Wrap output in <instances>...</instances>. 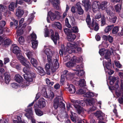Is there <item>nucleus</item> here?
<instances>
[{
	"mask_svg": "<svg viewBox=\"0 0 123 123\" xmlns=\"http://www.w3.org/2000/svg\"><path fill=\"white\" fill-rule=\"evenodd\" d=\"M113 26H114L113 25H110L106 27L105 29V32L107 33L110 31L113 27Z\"/></svg>",
	"mask_w": 123,
	"mask_h": 123,
	"instance_id": "nucleus-42",
	"label": "nucleus"
},
{
	"mask_svg": "<svg viewBox=\"0 0 123 123\" xmlns=\"http://www.w3.org/2000/svg\"><path fill=\"white\" fill-rule=\"evenodd\" d=\"M67 85L68 86L67 88L69 92L72 94L76 92V89L74 86L72 84H68Z\"/></svg>",
	"mask_w": 123,
	"mask_h": 123,
	"instance_id": "nucleus-21",
	"label": "nucleus"
},
{
	"mask_svg": "<svg viewBox=\"0 0 123 123\" xmlns=\"http://www.w3.org/2000/svg\"><path fill=\"white\" fill-rule=\"evenodd\" d=\"M100 3L98 1L93 2L92 5V8L93 11L95 12L96 11H98L99 10L98 7L100 6Z\"/></svg>",
	"mask_w": 123,
	"mask_h": 123,
	"instance_id": "nucleus-19",
	"label": "nucleus"
},
{
	"mask_svg": "<svg viewBox=\"0 0 123 123\" xmlns=\"http://www.w3.org/2000/svg\"><path fill=\"white\" fill-rule=\"evenodd\" d=\"M17 119L18 121L16 120H14L13 122L14 123H25L24 121H22L21 120V117L19 116L17 117Z\"/></svg>",
	"mask_w": 123,
	"mask_h": 123,
	"instance_id": "nucleus-43",
	"label": "nucleus"
},
{
	"mask_svg": "<svg viewBox=\"0 0 123 123\" xmlns=\"http://www.w3.org/2000/svg\"><path fill=\"white\" fill-rule=\"evenodd\" d=\"M91 26L92 27H93L94 26H95L94 27V30L96 31H97L99 29V26H98V24L96 23L95 22H92V24Z\"/></svg>",
	"mask_w": 123,
	"mask_h": 123,
	"instance_id": "nucleus-40",
	"label": "nucleus"
},
{
	"mask_svg": "<svg viewBox=\"0 0 123 123\" xmlns=\"http://www.w3.org/2000/svg\"><path fill=\"white\" fill-rule=\"evenodd\" d=\"M83 96L84 97L90 98L93 97L94 96V94L93 92H88L84 94Z\"/></svg>",
	"mask_w": 123,
	"mask_h": 123,
	"instance_id": "nucleus-33",
	"label": "nucleus"
},
{
	"mask_svg": "<svg viewBox=\"0 0 123 123\" xmlns=\"http://www.w3.org/2000/svg\"><path fill=\"white\" fill-rule=\"evenodd\" d=\"M17 58L20 60V62L24 66H29L30 64V62L22 55L20 52L17 54Z\"/></svg>",
	"mask_w": 123,
	"mask_h": 123,
	"instance_id": "nucleus-14",
	"label": "nucleus"
},
{
	"mask_svg": "<svg viewBox=\"0 0 123 123\" xmlns=\"http://www.w3.org/2000/svg\"><path fill=\"white\" fill-rule=\"evenodd\" d=\"M47 60L48 63L45 64V67L46 71L50 72L51 70L52 72H54L59 67V64L57 59L48 58Z\"/></svg>",
	"mask_w": 123,
	"mask_h": 123,
	"instance_id": "nucleus-3",
	"label": "nucleus"
},
{
	"mask_svg": "<svg viewBox=\"0 0 123 123\" xmlns=\"http://www.w3.org/2000/svg\"><path fill=\"white\" fill-rule=\"evenodd\" d=\"M20 85H18L17 84L15 83H13L11 85V86L12 87L15 88H17L18 87H20Z\"/></svg>",
	"mask_w": 123,
	"mask_h": 123,
	"instance_id": "nucleus-57",
	"label": "nucleus"
},
{
	"mask_svg": "<svg viewBox=\"0 0 123 123\" xmlns=\"http://www.w3.org/2000/svg\"><path fill=\"white\" fill-rule=\"evenodd\" d=\"M32 108H29L27 111L28 112L25 114V115L27 118L31 119L32 123H35V120L33 115Z\"/></svg>",
	"mask_w": 123,
	"mask_h": 123,
	"instance_id": "nucleus-15",
	"label": "nucleus"
},
{
	"mask_svg": "<svg viewBox=\"0 0 123 123\" xmlns=\"http://www.w3.org/2000/svg\"><path fill=\"white\" fill-rule=\"evenodd\" d=\"M51 1L53 7L57 9H60V4L59 0H49Z\"/></svg>",
	"mask_w": 123,
	"mask_h": 123,
	"instance_id": "nucleus-18",
	"label": "nucleus"
},
{
	"mask_svg": "<svg viewBox=\"0 0 123 123\" xmlns=\"http://www.w3.org/2000/svg\"><path fill=\"white\" fill-rule=\"evenodd\" d=\"M65 22L66 26L70 28L71 26L69 24L68 19L66 18L65 20Z\"/></svg>",
	"mask_w": 123,
	"mask_h": 123,
	"instance_id": "nucleus-61",
	"label": "nucleus"
},
{
	"mask_svg": "<svg viewBox=\"0 0 123 123\" xmlns=\"http://www.w3.org/2000/svg\"><path fill=\"white\" fill-rule=\"evenodd\" d=\"M76 73L77 74H78V75L79 76H83L84 74V72L83 70L80 69L77 70L76 71Z\"/></svg>",
	"mask_w": 123,
	"mask_h": 123,
	"instance_id": "nucleus-36",
	"label": "nucleus"
},
{
	"mask_svg": "<svg viewBox=\"0 0 123 123\" xmlns=\"http://www.w3.org/2000/svg\"><path fill=\"white\" fill-rule=\"evenodd\" d=\"M71 112L72 116L71 117V119L75 123L76 122V117L74 116L73 114H75L72 111H71Z\"/></svg>",
	"mask_w": 123,
	"mask_h": 123,
	"instance_id": "nucleus-51",
	"label": "nucleus"
},
{
	"mask_svg": "<svg viewBox=\"0 0 123 123\" xmlns=\"http://www.w3.org/2000/svg\"><path fill=\"white\" fill-rule=\"evenodd\" d=\"M113 16V17L110 19V21L112 23H114L116 22L117 17L116 16H114V15Z\"/></svg>",
	"mask_w": 123,
	"mask_h": 123,
	"instance_id": "nucleus-56",
	"label": "nucleus"
},
{
	"mask_svg": "<svg viewBox=\"0 0 123 123\" xmlns=\"http://www.w3.org/2000/svg\"><path fill=\"white\" fill-rule=\"evenodd\" d=\"M121 4H119L115 6V8L117 12H119L121 10Z\"/></svg>",
	"mask_w": 123,
	"mask_h": 123,
	"instance_id": "nucleus-39",
	"label": "nucleus"
},
{
	"mask_svg": "<svg viewBox=\"0 0 123 123\" xmlns=\"http://www.w3.org/2000/svg\"><path fill=\"white\" fill-rule=\"evenodd\" d=\"M11 48L12 49L13 52L16 55L20 52L19 48L16 45L12 44Z\"/></svg>",
	"mask_w": 123,
	"mask_h": 123,
	"instance_id": "nucleus-23",
	"label": "nucleus"
},
{
	"mask_svg": "<svg viewBox=\"0 0 123 123\" xmlns=\"http://www.w3.org/2000/svg\"><path fill=\"white\" fill-rule=\"evenodd\" d=\"M30 64L29 66H25L26 67L24 68L23 69V71L25 73L24 75L25 79L26 80V85L25 86H28L30 84L29 82H32L33 80L32 78L35 77L36 74L33 72L30 71Z\"/></svg>",
	"mask_w": 123,
	"mask_h": 123,
	"instance_id": "nucleus-2",
	"label": "nucleus"
},
{
	"mask_svg": "<svg viewBox=\"0 0 123 123\" xmlns=\"http://www.w3.org/2000/svg\"><path fill=\"white\" fill-rule=\"evenodd\" d=\"M24 20V18H21L19 22V25L18 26H17L16 28L17 29V32L18 35H20L22 34L23 33V28L25 27L26 25V24L25 23H24L21 28H20L22 24L23 23Z\"/></svg>",
	"mask_w": 123,
	"mask_h": 123,
	"instance_id": "nucleus-11",
	"label": "nucleus"
},
{
	"mask_svg": "<svg viewBox=\"0 0 123 123\" xmlns=\"http://www.w3.org/2000/svg\"><path fill=\"white\" fill-rule=\"evenodd\" d=\"M101 22V26H103L105 23V17H103L102 18Z\"/></svg>",
	"mask_w": 123,
	"mask_h": 123,
	"instance_id": "nucleus-59",
	"label": "nucleus"
},
{
	"mask_svg": "<svg viewBox=\"0 0 123 123\" xmlns=\"http://www.w3.org/2000/svg\"><path fill=\"white\" fill-rule=\"evenodd\" d=\"M71 30L72 32L74 33L78 32V28L76 26L73 27L71 28Z\"/></svg>",
	"mask_w": 123,
	"mask_h": 123,
	"instance_id": "nucleus-53",
	"label": "nucleus"
},
{
	"mask_svg": "<svg viewBox=\"0 0 123 123\" xmlns=\"http://www.w3.org/2000/svg\"><path fill=\"white\" fill-rule=\"evenodd\" d=\"M30 37H31L32 40H36L37 38V36L36 34L34 32L31 35Z\"/></svg>",
	"mask_w": 123,
	"mask_h": 123,
	"instance_id": "nucleus-55",
	"label": "nucleus"
},
{
	"mask_svg": "<svg viewBox=\"0 0 123 123\" xmlns=\"http://www.w3.org/2000/svg\"><path fill=\"white\" fill-rule=\"evenodd\" d=\"M109 89L110 90L114 91L115 92L116 94L118 97H121L119 98L118 99L119 102L121 104L123 103V92H121V91H120L119 92V87L118 82L116 83V85L113 87H109Z\"/></svg>",
	"mask_w": 123,
	"mask_h": 123,
	"instance_id": "nucleus-4",
	"label": "nucleus"
},
{
	"mask_svg": "<svg viewBox=\"0 0 123 123\" xmlns=\"http://www.w3.org/2000/svg\"><path fill=\"white\" fill-rule=\"evenodd\" d=\"M75 84L76 85H79L80 86H83L85 85V81L84 79H80L79 80L76 81Z\"/></svg>",
	"mask_w": 123,
	"mask_h": 123,
	"instance_id": "nucleus-25",
	"label": "nucleus"
},
{
	"mask_svg": "<svg viewBox=\"0 0 123 123\" xmlns=\"http://www.w3.org/2000/svg\"><path fill=\"white\" fill-rule=\"evenodd\" d=\"M93 100V99H92L89 100H87L86 101H85V102L87 105L88 104L89 105H92L94 103Z\"/></svg>",
	"mask_w": 123,
	"mask_h": 123,
	"instance_id": "nucleus-48",
	"label": "nucleus"
},
{
	"mask_svg": "<svg viewBox=\"0 0 123 123\" xmlns=\"http://www.w3.org/2000/svg\"><path fill=\"white\" fill-rule=\"evenodd\" d=\"M53 32L52 30H51L49 31L47 29H45V37H48L51 35V36L52 39L54 43L56 44L57 43V40L59 39V36L58 33L57 32H55V36L53 34Z\"/></svg>",
	"mask_w": 123,
	"mask_h": 123,
	"instance_id": "nucleus-6",
	"label": "nucleus"
},
{
	"mask_svg": "<svg viewBox=\"0 0 123 123\" xmlns=\"http://www.w3.org/2000/svg\"><path fill=\"white\" fill-rule=\"evenodd\" d=\"M15 3L13 2H12L9 5V9L10 11H13L14 9Z\"/></svg>",
	"mask_w": 123,
	"mask_h": 123,
	"instance_id": "nucleus-37",
	"label": "nucleus"
},
{
	"mask_svg": "<svg viewBox=\"0 0 123 123\" xmlns=\"http://www.w3.org/2000/svg\"><path fill=\"white\" fill-rule=\"evenodd\" d=\"M25 53L29 59H30L32 56V52L29 51H27Z\"/></svg>",
	"mask_w": 123,
	"mask_h": 123,
	"instance_id": "nucleus-54",
	"label": "nucleus"
},
{
	"mask_svg": "<svg viewBox=\"0 0 123 123\" xmlns=\"http://www.w3.org/2000/svg\"><path fill=\"white\" fill-rule=\"evenodd\" d=\"M106 61L104 60L103 61V64L105 70L106 74L111 75L114 73V71L110 69L111 67V61L106 62Z\"/></svg>",
	"mask_w": 123,
	"mask_h": 123,
	"instance_id": "nucleus-9",
	"label": "nucleus"
},
{
	"mask_svg": "<svg viewBox=\"0 0 123 123\" xmlns=\"http://www.w3.org/2000/svg\"><path fill=\"white\" fill-rule=\"evenodd\" d=\"M6 22L4 21H2L0 22V27L2 28L3 27L6 25Z\"/></svg>",
	"mask_w": 123,
	"mask_h": 123,
	"instance_id": "nucleus-62",
	"label": "nucleus"
},
{
	"mask_svg": "<svg viewBox=\"0 0 123 123\" xmlns=\"http://www.w3.org/2000/svg\"><path fill=\"white\" fill-rule=\"evenodd\" d=\"M82 60V58L81 57H77L74 56L72 58L69 62L66 63V65L67 67L68 68L74 67L76 65L77 63L81 62Z\"/></svg>",
	"mask_w": 123,
	"mask_h": 123,
	"instance_id": "nucleus-7",
	"label": "nucleus"
},
{
	"mask_svg": "<svg viewBox=\"0 0 123 123\" xmlns=\"http://www.w3.org/2000/svg\"><path fill=\"white\" fill-rule=\"evenodd\" d=\"M114 62L116 66L118 68H120L122 67V65L120 63L119 61H115Z\"/></svg>",
	"mask_w": 123,
	"mask_h": 123,
	"instance_id": "nucleus-50",
	"label": "nucleus"
},
{
	"mask_svg": "<svg viewBox=\"0 0 123 123\" xmlns=\"http://www.w3.org/2000/svg\"><path fill=\"white\" fill-rule=\"evenodd\" d=\"M31 42L32 48L34 49L37 48L38 44L37 41L36 40H32Z\"/></svg>",
	"mask_w": 123,
	"mask_h": 123,
	"instance_id": "nucleus-34",
	"label": "nucleus"
},
{
	"mask_svg": "<svg viewBox=\"0 0 123 123\" xmlns=\"http://www.w3.org/2000/svg\"><path fill=\"white\" fill-rule=\"evenodd\" d=\"M78 12L80 15L84 13V11L81 8H80L77 9Z\"/></svg>",
	"mask_w": 123,
	"mask_h": 123,
	"instance_id": "nucleus-58",
	"label": "nucleus"
},
{
	"mask_svg": "<svg viewBox=\"0 0 123 123\" xmlns=\"http://www.w3.org/2000/svg\"><path fill=\"white\" fill-rule=\"evenodd\" d=\"M24 13V11L21 8L19 7L16 10V14L18 17H20L23 15Z\"/></svg>",
	"mask_w": 123,
	"mask_h": 123,
	"instance_id": "nucleus-24",
	"label": "nucleus"
},
{
	"mask_svg": "<svg viewBox=\"0 0 123 123\" xmlns=\"http://www.w3.org/2000/svg\"><path fill=\"white\" fill-rule=\"evenodd\" d=\"M63 74H64L66 79L68 80H71L73 78L74 74L68 72L67 70H65L63 71Z\"/></svg>",
	"mask_w": 123,
	"mask_h": 123,
	"instance_id": "nucleus-17",
	"label": "nucleus"
},
{
	"mask_svg": "<svg viewBox=\"0 0 123 123\" xmlns=\"http://www.w3.org/2000/svg\"><path fill=\"white\" fill-rule=\"evenodd\" d=\"M44 52L47 55V59H48V58L51 59L53 58L52 57L54 53L52 52L51 49L48 48L44 50Z\"/></svg>",
	"mask_w": 123,
	"mask_h": 123,
	"instance_id": "nucleus-20",
	"label": "nucleus"
},
{
	"mask_svg": "<svg viewBox=\"0 0 123 123\" xmlns=\"http://www.w3.org/2000/svg\"><path fill=\"white\" fill-rule=\"evenodd\" d=\"M54 24L59 30H61L62 29V25L60 22H55L54 23Z\"/></svg>",
	"mask_w": 123,
	"mask_h": 123,
	"instance_id": "nucleus-46",
	"label": "nucleus"
},
{
	"mask_svg": "<svg viewBox=\"0 0 123 123\" xmlns=\"http://www.w3.org/2000/svg\"><path fill=\"white\" fill-rule=\"evenodd\" d=\"M72 102L75 103L74 104V105L75 107L76 108V110L79 114H80L81 113H83L84 112V110L82 107H80L79 105L80 104L82 106H84L85 105L84 102L81 100H72Z\"/></svg>",
	"mask_w": 123,
	"mask_h": 123,
	"instance_id": "nucleus-5",
	"label": "nucleus"
},
{
	"mask_svg": "<svg viewBox=\"0 0 123 123\" xmlns=\"http://www.w3.org/2000/svg\"><path fill=\"white\" fill-rule=\"evenodd\" d=\"M53 9H52L50 11H49L48 13L47 19V22L48 23H50V21L49 20V18H50L52 20H54L56 18V16L59 15V13L58 11H55L56 15H54L52 12Z\"/></svg>",
	"mask_w": 123,
	"mask_h": 123,
	"instance_id": "nucleus-13",
	"label": "nucleus"
},
{
	"mask_svg": "<svg viewBox=\"0 0 123 123\" xmlns=\"http://www.w3.org/2000/svg\"><path fill=\"white\" fill-rule=\"evenodd\" d=\"M4 79L6 83L8 84L11 80L10 76L8 73H6L5 74Z\"/></svg>",
	"mask_w": 123,
	"mask_h": 123,
	"instance_id": "nucleus-30",
	"label": "nucleus"
},
{
	"mask_svg": "<svg viewBox=\"0 0 123 123\" xmlns=\"http://www.w3.org/2000/svg\"><path fill=\"white\" fill-rule=\"evenodd\" d=\"M78 45L74 43H68L67 44L66 48H63V46L62 47V48L60 50L59 53L61 56H62L63 55H65L66 54H71L73 52H75L76 51L78 52H81L82 49L81 48L78 47Z\"/></svg>",
	"mask_w": 123,
	"mask_h": 123,
	"instance_id": "nucleus-1",
	"label": "nucleus"
},
{
	"mask_svg": "<svg viewBox=\"0 0 123 123\" xmlns=\"http://www.w3.org/2000/svg\"><path fill=\"white\" fill-rule=\"evenodd\" d=\"M18 42L20 44H23L25 42L24 37L22 36L20 37L18 39Z\"/></svg>",
	"mask_w": 123,
	"mask_h": 123,
	"instance_id": "nucleus-44",
	"label": "nucleus"
},
{
	"mask_svg": "<svg viewBox=\"0 0 123 123\" xmlns=\"http://www.w3.org/2000/svg\"><path fill=\"white\" fill-rule=\"evenodd\" d=\"M31 62L33 66L35 68H36L37 66L38 63L36 60L33 58H31Z\"/></svg>",
	"mask_w": 123,
	"mask_h": 123,
	"instance_id": "nucleus-32",
	"label": "nucleus"
},
{
	"mask_svg": "<svg viewBox=\"0 0 123 123\" xmlns=\"http://www.w3.org/2000/svg\"><path fill=\"white\" fill-rule=\"evenodd\" d=\"M108 39L110 43H112L113 41V38L111 36L109 35L108 36Z\"/></svg>",
	"mask_w": 123,
	"mask_h": 123,
	"instance_id": "nucleus-64",
	"label": "nucleus"
},
{
	"mask_svg": "<svg viewBox=\"0 0 123 123\" xmlns=\"http://www.w3.org/2000/svg\"><path fill=\"white\" fill-rule=\"evenodd\" d=\"M46 84L50 86H52L54 84V82L52 81H51L48 78L46 79Z\"/></svg>",
	"mask_w": 123,
	"mask_h": 123,
	"instance_id": "nucleus-47",
	"label": "nucleus"
},
{
	"mask_svg": "<svg viewBox=\"0 0 123 123\" xmlns=\"http://www.w3.org/2000/svg\"><path fill=\"white\" fill-rule=\"evenodd\" d=\"M47 96V97L50 99H52L54 97V94L53 92L51 91H49L48 93H46Z\"/></svg>",
	"mask_w": 123,
	"mask_h": 123,
	"instance_id": "nucleus-35",
	"label": "nucleus"
},
{
	"mask_svg": "<svg viewBox=\"0 0 123 123\" xmlns=\"http://www.w3.org/2000/svg\"><path fill=\"white\" fill-rule=\"evenodd\" d=\"M63 101L62 97H59L56 98L54 100L53 106L56 109H57L58 107L64 108L65 107V104L63 102Z\"/></svg>",
	"mask_w": 123,
	"mask_h": 123,
	"instance_id": "nucleus-8",
	"label": "nucleus"
},
{
	"mask_svg": "<svg viewBox=\"0 0 123 123\" xmlns=\"http://www.w3.org/2000/svg\"><path fill=\"white\" fill-rule=\"evenodd\" d=\"M109 3L106 1H103L100 4V8L102 10H104L109 5Z\"/></svg>",
	"mask_w": 123,
	"mask_h": 123,
	"instance_id": "nucleus-22",
	"label": "nucleus"
},
{
	"mask_svg": "<svg viewBox=\"0 0 123 123\" xmlns=\"http://www.w3.org/2000/svg\"><path fill=\"white\" fill-rule=\"evenodd\" d=\"M95 115L100 120H103V117L104 116V114L101 111H97L95 114Z\"/></svg>",
	"mask_w": 123,
	"mask_h": 123,
	"instance_id": "nucleus-26",
	"label": "nucleus"
},
{
	"mask_svg": "<svg viewBox=\"0 0 123 123\" xmlns=\"http://www.w3.org/2000/svg\"><path fill=\"white\" fill-rule=\"evenodd\" d=\"M85 89L83 88L77 91V93L80 94H81L84 93L85 92Z\"/></svg>",
	"mask_w": 123,
	"mask_h": 123,
	"instance_id": "nucleus-49",
	"label": "nucleus"
},
{
	"mask_svg": "<svg viewBox=\"0 0 123 123\" xmlns=\"http://www.w3.org/2000/svg\"><path fill=\"white\" fill-rule=\"evenodd\" d=\"M82 2L83 5H84L85 7H87V6L88 1L87 0H83Z\"/></svg>",
	"mask_w": 123,
	"mask_h": 123,
	"instance_id": "nucleus-63",
	"label": "nucleus"
},
{
	"mask_svg": "<svg viewBox=\"0 0 123 123\" xmlns=\"http://www.w3.org/2000/svg\"><path fill=\"white\" fill-rule=\"evenodd\" d=\"M99 52L100 55H105V58L103 61L104 60H105L106 61V62L110 61L111 60L110 57L111 54L109 50H105L104 49H102L99 50Z\"/></svg>",
	"mask_w": 123,
	"mask_h": 123,
	"instance_id": "nucleus-10",
	"label": "nucleus"
},
{
	"mask_svg": "<svg viewBox=\"0 0 123 123\" xmlns=\"http://www.w3.org/2000/svg\"><path fill=\"white\" fill-rule=\"evenodd\" d=\"M76 36L74 34H70L67 36L68 40L70 41H73L76 38Z\"/></svg>",
	"mask_w": 123,
	"mask_h": 123,
	"instance_id": "nucleus-28",
	"label": "nucleus"
},
{
	"mask_svg": "<svg viewBox=\"0 0 123 123\" xmlns=\"http://www.w3.org/2000/svg\"><path fill=\"white\" fill-rule=\"evenodd\" d=\"M119 27L118 26H115L113 28L112 30L113 34H115L117 33L119 30Z\"/></svg>",
	"mask_w": 123,
	"mask_h": 123,
	"instance_id": "nucleus-41",
	"label": "nucleus"
},
{
	"mask_svg": "<svg viewBox=\"0 0 123 123\" xmlns=\"http://www.w3.org/2000/svg\"><path fill=\"white\" fill-rule=\"evenodd\" d=\"M6 9V6H4L2 5H0V14L1 15V16H2V12H5Z\"/></svg>",
	"mask_w": 123,
	"mask_h": 123,
	"instance_id": "nucleus-45",
	"label": "nucleus"
},
{
	"mask_svg": "<svg viewBox=\"0 0 123 123\" xmlns=\"http://www.w3.org/2000/svg\"><path fill=\"white\" fill-rule=\"evenodd\" d=\"M11 43V40L9 39H6L3 43V44L8 45Z\"/></svg>",
	"mask_w": 123,
	"mask_h": 123,
	"instance_id": "nucleus-52",
	"label": "nucleus"
},
{
	"mask_svg": "<svg viewBox=\"0 0 123 123\" xmlns=\"http://www.w3.org/2000/svg\"><path fill=\"white\" fill-rule=\"evenodd\" d=\"M46 104L45 100L43 98H41L39 99L37 103L34 105V107L42 108L45 107Z\"/></svg>",
	"mask_w": 123,
	"mask_h": 123,
	"instance_id": "nucleus-16",
	"label": "nucleus"
},
{
	"mask_svg": "<svg viewBox=\"0 0 123 123\" xmlns=\"http://www.w3.org/2000/svg\"><path fill=\"white\" fill-rule=\"evenodd\" d=\"M86 21L87 24H89L91 21L90 15H88L86 19Z\"/></svg>",
	"mask_w": 123,
	"mask_h": 123,
	"instance_id": "nucleus-60",
	"label": "nucleus"
},
{
	"mask_svg": "<svg viewBox=\"0 0 123 123\" xmlns=\"http://www.w3.org/2000/svg\"><path fill=\"white\" fill-rule=\"evenodd\" d=\"M109 79L110 80L109 83L111 85H112L116 80L115 78L113 77H109Z\"/></svg>",
	"mask_w": 123,
	"mask_h": 123,
	"instance_id": "nucleus-38",
	"label": "nucleus"
},
{
	"mask_svg": "<svg viewBox=\"0 0 123 123\" xmlns=\"http://www.w3.org/2000/svg\"><path fill=\"white\" fill-rule=\"evenodd\" d=\"M113 10V7L112 6H110L106 10V12L107 14L109 15L111 17L115 15V14L112 11Z\"/></svg>",
	"mask_w": 123,
	"mask_h": 123,
	"instance_id": "nucleus-27",
	"label": "nucleus"
},
{
	"mask_svg": "<svg viewBox=\"0 0 123 123\" xmlns=\"http://www.w3.org/2000/svg\"><path fill=\"white\" fill-rule=\"evenodd\" d=\"M15 80L20 84V87L23 88L26 87L27 86H25V85L26 84V80L23 81L22 77L19 74H16L15 75L14 77Z\"/></svg>",
	"mask_w": 123,
	"mask_h": 123,
	"instance_id": "nucleus-12",
	"label": "nucleus"
},
{
	"mask_svg": "<svg viewBox=\"0 0 123 123\" xmlns=\"http://www.w3.org/2000/svg\"><path fill=\"white\" fill-rule=\"evenodd\" d=\"M34 108L36 114L38 116H41L43 114V112L40 110L38 109V108L34 107Z\"/></svg>",
	"mask_w": 123,
	"mask_h": 123,
	"instance_id": "nucleus-29",
	"label": "nucleus"
},
{
	"mask_svg": "<svg viewBox=\"0 0 123 123\" xmlns=\"http://www.w3.org/2000/svg\"><path fill=\"white\" fill-rule=\"evenodd\" d=\"M37 69L38 70V71L40 73V74L41 76L44 75L45 74V73L44 70L43 68L40 67H37Z\"/></svg>",
	"mask_w": 123,
	"mask_h": 123,
	"instance_id": "nucleus-31",
	"label": "nucleus"
}]
</instances>
